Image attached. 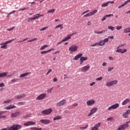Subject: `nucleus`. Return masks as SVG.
Returning <instances> with one entry per match:
<instances>
[{"label":"nucleus","instance_id":"29","mask_svg":"<svg viewBox=\"0 0 130 130\" xmlns=\"http://www.w3.org/2000/svg\"><path fill=\"white\" fill-rule=\"evenodd\" d=\"M124 33H130V27H126L123 30Z\"/></svg>","mask_w":130,"mask_h":130},{"label":"nucleus","instance_id":"23","mask_svg":"<svg viewBox=\"0 0 130 130\" xmlns=\"http://www.w3.org/2000/svg\"><path fill=\"white\" fill-rule=\"evenodd\" d=\"M128 3H130V0H127V1L125 2L123 4L119 6L118 8V9H120L121 8H123L124 6H126L127 4H128Z\"/></svg>","mask_w":130,"mask_h":130},{"label":"nucleus","instance_id":"31","mask_svg":"<svg viewBox=\"0 0 130 130\" xmlns=\"http://www.w3.org/2000/svg\"><path fill=\"white\" fill-rule=\"evenodd\" d=\"M39 18V16H35L34 17L30 18L28 19V21H32V20H36Z\"/></svg>","mask_w":130,"mask_h":130},{"label":"nucleus","instance_id":"56","mask_svg":"<svg viewBox=\"0 0 130 130\" xmlns=\"http://www.w3.org/2000/svg\"><path fill=\"white\" fill-rule=\"evenodd\" d=\"M47 52H48V51H42L41 52V54H45L47 53Z\"/></svg>","mask_w":130,"mask_h":130},{"label":"nucleus","instance_id":"28","mask_svg":"<svg viewBox=\"0 0 130 130\" xmlns=\"http://www.w3.org/2000/svg\"><path fill=\"white\" fill-rule=\"evenodd\" d=\"M98 44H99V46H104V45H105V44L103 40H102L99 41Z\"/></svg>","mask_w":130,"mask_h":130},{"label":"nucleus","instance_id":"55","mask_svg":"<svg viewBox=\"0 0 130 130\" xmlns=\"http://www.w3.org/2000/svg\"><path fill=\"white\" fill-rule=\"evenodd\" d=\"M122 29V26H118L116 27V30H120Z\"/></svg>","mask_w":130,"mask_h":130},{"label":"nucleus","instance_id":"48","mask_svg":"<svg viewBox=\"0 0 130 130\" xmlns=\"http://www.w3.org/2000/svg\"><path fill=\"white\" fill-rule=\"evenodd\" d=\"M102 79H103V77H98L96 79V81H102Z\"/></svg>","mask_w":130,"mask_h":130},{"label":"nucleus","instance_id":"36","mask_svg":"<svg viewBox=\"0 0 130 130\" xmlns=\"http://www.w3.org/2000/svg\"><path fill=\"white\" fill-rule=\"evenodd\" d=\"M12 101H13V100L8 99V100H7L6 101H4L3 102V103H4V104L10 103V102H12Z\"/></svg>","mask_w":130,"mask_h":130},{"label":"nucleus","instance_id":"52","mask_svg":"<svg viewBox=\"0 0 130 130\" xmlns=\"http://www.w3.org/2000/svg\"><path fill=\"white\" fill-rule=\"evenodd\" d=\"M26 40H28V38L26 39H24L22 41H18V43H21V42H24V41H26Z\"/></svg>","mask_w":130,"mask_h":130},{"label":"nucleus","instance_id":"6","mask_svg":"<svg viewBox=\"0 0 130 130\" xmlns=\"http://www.w3.org/2000/svg\"><path fill=\"white\" fill-rule=\"evenodd\" d=\"M90 67L89 64L81 68V72L82 73H86V72H88L90 70Z\"/></svg>","mask_w":130,"mask_h":130},{"label":"nucleus","instance_id":"2","mask_svg":"<svg viewBox=\"0 0 130 130\" xmlns=\"http://www.w3.org/2000/svg\"><path fill=\"white\" fill-rule=\"evenodd\" d=\"M78 50V46L76 45H72L71 46L69 47V51L71 53H73V52H76Z\"/></svg>","mask_w":130,"mask_h":130},{"label":"nucleus","instance_id":"34","mask_svg":"<svg viewBox=\"0 0 130 130\" xmlns=\"http://www.w3.org/2000/svg\"><path fill=\"white\" fill-rule=\"evenodd\" d=\"M31 130H42V128H38L37 127H32L30 128Z\"/></svg>","mask_w":130,"mask_h":130},{"label":"nucleus","instance_id":"42","mask_svg":"<svg viewBox=\"0 0 130 130\" xmlns=\"http://www.w3.org/2000/svg\"><path fill=\"white\" fill-rule=\"evenodd\" d=\"M36 40H37V38H34L32 40H28L27 42H33V41H35Z\"/></svg>","mask_w":130,"mask_h":130},{"label":"nucleus","instance_id":"41","mask_svg":"<svg viewBox=\"0 0 130 130\" xmlns=\"http://www.w3.org/2000/svg\"><path fill=\"white\" fill-rule=\"evenodd\" d=\"M97 45H99L98 43H95L94 44H93L92 45H90V46L91 47H95V46H97Z\"/></svg>","mask_w":130,"mask_h":130},{"label":"nucleus","instance_id":"24","mask_svg":"<svg viewBox=\"0 0 130 130\" xmlns=\"http://www.w3.org/2000/svg\"><path fill=\"white\" fill-rule=\"evenodd\" d=\"M80 59V64H83V62H84L85 60H87V59H88V58L87 57H81Z\"/></svg>","mask_w":130,"mask_h":130},{"label":"nucleus","instance_id":"8","mask_svg":"<svg viewBox=\"0 0 130 130\" xmlns=\"http://www.w3.org/2000/svg\"><path fill=\"white\" fill-rule=\"evenodd\" d=\"M128 124L127 123L123 124L122 125H120L117 130H124L128 127Z\"/></svg>","mask_w":130,"mask_h":130},{"label":"nucleus","instance_id":"19","mask_svg":"<svg viewBox=\"0 0 130 130\" xmlns=\"http://www.w3.org/2000/svg\"><path fill=\"white\" fill-rule=\"evenodd\" d=\"M126 51H127L126 49H117L116 50V52H120V53H125Z\"/></svg>","mask_w":130,"mask_h":130},{"label":"nucleus","instance_id":"39","mask_svg":"<svg viewBox=\"0 0 130 130\" xmlns=\"http://www.w3.org/2000/svg\"><path fill=\"white\" fill-rule=\"evenodd\" d=\"M109 30H111V31H114V27L112 26H109L108 27Z\"/></svg>","mask_w":130,"mask_h":130},{"label":"nucleus","instance_id":"5","mask_svg":"<svg viewBox=\"0 0 130 130\" xmlns=\"http://www.w3.org/2000/svg\"><path fill=\"white\" fill-rule=\"evenodd\" d=\"M118 107H119V104L116 103L110 106L108 108V111H111V110H112V109H117V108H118Z\"/></svg>","mask_w":130,"mask_h":130},{"label":"nucleus","instance_id":"47","mask_svg":"<svg viewBox=\"0 0 130 130\" xmlns=\"http://www.w3.org/2000/svg\"><path fill=\"white\" fill-rule=\"evenodd\" d=\"M108 2L107 3H104L102 5V7H108Z\"/></svg>","mask_w":130,"mask_h":130},{"label":"nucleus","instance_id":"61","mask_svg":"<svg viewBox=\"0 0 130 130\" xmlns=\"http://www.w3.org/2000/svg\"><path fill=\"white\" fill-rule=\"evenodd\" d=\"M5 87V83H4V82L0 83V87Z\"/></svg>","mask_w":130,"mask_h":130},{"label":"nucleus","instance_id":"60","mask_svg":"<svg viewBox=\"0 0 130 130\" xmlns=\"http://www.w3.org/2000/svg\"><path fill=\"white\" fill-rule=\"evenodd\" d=\"M15 29V26L11 27V28L8 29L7 31H12Z\"/></svg>","mask_w":130,"mask_h":130},{"label":"nucleus","instance_id":"4","mask_svg":"<svg viewBox=\"0 0 130 130\" xmlns=\"http://www.w3.org/2000/svg\"><path fill=\"white\" fill-rule=\"evenodd\" d=\"M96 104V101L94 99H90L86 101V105L87 106H92Z\"/></svg>","mask_w":130,"mask_h":130},{"label":"nucleus","instance_id":"27","mask_svg":"<svg viewBox=\"0 0 130 130\" xmlns=\"http://www.w3.org/2000/svg\"><path fill=\"white\" fill-rule=\"evenodd\" d=\"M29 75H30V73H23L19 76V78H25V77H27Z\"/></svg>","mask_w":130,"mask_h":130},{"label":"nucleus","instance_id":"51","mask_svg":"<svg viewBox=\"0 0 130 130\" xmlns=\"http://www.w3.org/2000/svg\"><path fill=\"white\" fill-rule=\"evenodd\" d=\"M18 105H25V102H20L18 103Z\"/></svg>","mask_w":130,"mask_h":130},{"label":"nucleus","instance_id":"46","mask_svg":"<svg viewBox=\"0 0 130 130\" xmlns=\"http://www.w3.org/2000/svg\"><path fill=\"white\" fill-rule=\"evenodd\" d=\"M12 83H16V82H17L18 81V79L14 78L12 79L11 80Z\"/></svg>","mask_w":130,"mask_h":130},{"label":"nucleus","instance_id":"14","mask_svg":"<svg viewBox=\"0 0 130 130\" xmlns=\"http://www.w3.org/2000/svg\"><path fill=\"white\" fill-rule=\"evenodd\" d=\"M101 125V123L99 122L98 124H95L94 126L91 128V130H98Z\"/></svg>","mask_w":130,"mask_h":130},{"label":"nucleus","instance_id":"54","mask_svg":"<svg viewBox=\"0 0 130 130\" xmlns=\"http://www.w3.org/2000/svg\"><path fill=\"white\" fill-rule=\"evenodd\" d=\"M52 89H53V87H52L51 88L48 89L47 93H51V92H52Z\"/></svg>","mask_w":130,"mask_h":130},{"label":"nucleus","instance_id":"53","mask_svg":"<svg viewBox=\"0 0 130 130\" xmlns=\"http://www.w3.org/2000/svg\"><path fill=\"white\" fill-rule=\"evenodd\" d=\"M114 69V67H109L108 69V71L111 72V71H112V70H113Z\"/></svg>","mask_w":130,"mask_h":130},{"label":"nucleus","instance_id":"10","mask_svg":"<svg viewBox=\"0 0 130 130\" xmlns=\"http://www.w3.org/2000/svg\"><path fill=\"white\" fill-rule=\"evenodd\" d=\"M97 12H98V10H93L92 11L90 12V13H87V14H85V15H84V17H90L91 16H93V15H95V14H96V13H97Z\"/></svg>","mask_w":130,"mask_h":130},{"label":"nucleus","instance_id":"26","mask_svg":"<svg viewBox=\"0 0 130 130\" xmlns=\"http://www.w3.org/2000/svg\"><path fill=\"white\" fill-rule=\"evenodd\" d=\"M130 102L129 99H126L124 100V101L122 103V105H126L128 102Z\"/></svg>","mask_w":130,"mask_h":130},{"label":"nucleus","instance_id":"32","mask_svg":"<svg viewBox=\"0 0 130 130\" xmlns=\"http://www.w3.org/2000/svg\"><path fill=\"white\" fill-rule=\"evenodd\" d=\"M105 32H106V30H103L101 31H94V33H95L96 34H102L103 33H105Z\"/></svg>","mask_w":130,"mask_h":130},{"label":"nucleus","instance_id":"17","mask_svg":"<svg viewBox=\"0 0 130 130\" xmlns=\"http://www.w3.org/2000/svg\"><path fill=\"white\" fill-rule=\"evenodd\" d=\"M36 124V123L33 122V121H28L26 123H25L24 124V126H29V125H34Z\"/></svg>","mask_w":130,"mask_h":130},{"label":"nucleus","instance_id":"15","mask_svg":"<svg viewBox=\"0 0 130 130\" xmlns=\"http://www.w3.org/2000/svg\"><path fill=\"white\" fill-rule=\"evenodd\" d=\"M40 122L44 124H49L50 123V120L49 119H41Z\"/></svg>","mask_w":130,"mask_h":130},{"label":"nucleus","instance_id":"21","mask_svg":"<svg viewBox=\"0 0 130 130\" xmlns=\"http://www.w3.org/2000/svg\"><path fill=\"white\" fill-rule=\"evenodd\" d=\"M8 74H9V73H8V72L1 73H0V78H6V77H7Z\"/></svg>","mask_w":130,"mask_h":130},{"label":"nucleus","instance_id":"20","mask_svg":"<svg viewBox=\"0 0 130 130\" xmlns=\"http://www.w3.org/2000/svg\"><path fill=\"white\" fill-rule=\"evenodd\" d=\"M82 56H83L82 53L79 54L74 57L73 60H78V59H79V58H81Z\"/></svg>","mask_w":130,"mask_h":130},{"label":"nucleus","instance_id":"62","mask_svg":"<svg viewBox=\"0 0 130 130\" xmlns=\"http://www.w3.org/2000/svg\"><path fill=\"white\" fill-rule=\"evenodd\" d=\"M5 113V112L4 111H0V118H2V116L3 115V114Z\"/></svg>","mask_w":130,"mask_h":130},{"label":"nucleus","instance_id":"11","mask_svg":"<svg viewBox=\"0 0 130 130\" xmlns=\"http://www.w3.org/2000/svg\"><path fill=\"white\" fill-rule=\"evenodd\" d=\"M98 110V108H92L90 110V113L88 114V116H91V115H93L94 113H96V112H97Z\"/></svg>","mask_w":130,"mask_h":130},{"label":"nucleus","instance_id":"57","mask_svg":"<svg viewBox=\"0 0 130 130\" xmlns=\"http://www.w3.org/2000/svg\"><path fill=\"white\" fill-rule=\"evenodd\" d=\"M52 72V70L51 69H49L48 71V72L46 73L47 75H49V74H50V73H51Z\"/></svg>","mask_w":130,"mask_h":130},{"label":"nucleus","instance_id":"25","mask_svg":"<svg viewBox=\"0 0 130 130\" xmlns=\"http://www.w3.org/2000/svg\"><path fill=\"white\" fill-rule=\"evenodd\" d=\"M0 45H2L1 46V49H7V48H8V47H7L8 45H7V44L5 43L1 44Z\"/></svg>","mask_w":130,"mask_h":130},{"label":"nucleus","instance_id":"64","mask_svg":"<svg viewBox=\"0 0 130 130\" xmlns=\"http://www.w3.org/2000/svg\"><path fill=\"white\" fill-rule=\"evenodd\" d=\"M15 12H16V11H13L9 13L8 14V16L9 17L10 15H12V14H15Z\"/></svg>","mask_w":130,"mask_h":130},{"label":"nucleus","instance_id":"43","mask_svg":"<svg viewBox=\"0 0 130 130\" xmlns=\"http://www.w3.org/2000/svg\"><path fill=\"white\" fill-rule=\"evenodd\" d=\"M114 119L113 118V117H109L108 119H107V120L108 121H112Z\"/></svg>","mask_w":130,"mask_h":130},{"label":"nucleus","instance_id":"22","mask_svg":"<svg viewBox=\"0 0 130 130\" xmlns=\"http://www.w3.org/2000/svg\"><path fill=\"white\" fill-rule=\"evenodd\" d=\"M15 108H16V106L10 105V106H8L5 107L4 108V109H6V110H10L11 109H14Z\"/></svg>","mask_w":130,"mask_h":130},{"label":"nucleus","instance_id":"37","mask_svg":"<svg viewBox=\"0 0 130 130\" xmlns=\"http://www.w3.org/2000/svg\"><path fill=\"white\" fill-rule=\"evenodd\" d=\"M55 12V9H52L48 11L47 13H51V14H53Z\"/></svg>","mask_w":130,"mask_h":130},{"label":"nucleus","instance_id":"18","mask_svg":"<svg viewBox=\"0 0 130 130\" xmlns=\"http://www.w3.org/2000/svg\"><path fill=\"white\" fill-rule=\"evenodd\" d=\"M25 97H26V94H21L17 95L15 96V98L16 99H23V98H25Z\"/></svg>","mask_w":130,"mask_h":130},{"label":"nucleus","instance_id":"12","mask_svg":"<svg viewBox=\"0 0 130 130\" xmlns=\"http://www.w3.org/2000/svg\"><path fill=\"white\" fill-rule=\"evenodd\" d=\"M21 113L20 112H16L15 113H12L11 114V118H14L15 117H17L18 115H20Z\"/></svg>","mask_w":130,"mask_h":130},{"label":"nucleus","instance_id":"35","mask_svg":"<svg viewBox=\"0 0 130 130\" xmlns=\"http://www.w3.org/2000/svg\"><path fill=\"white\" fill-rule=\"evenodd\" d=\"M112 82V86H114V85H116L117 83H118V81L116 80H114V81H111Z\"/></svg>","mask_w":130,"mask_h":130},{"label":"nucleus","instance_id":"58","mask_svg":"<svg viewBox=\"0 0 130 130\" xmlns=\"http://www.w3.org/2000/svg\"><path fill=\"white\" fill-rule=\"evenodd\" d=\"M95 84H96V83L95 82H93L90 83L89 85L90 86V87H93V86H94V85H95Z\"/></svg>","mask_w":130,"mask_h":130},{"label":"nucleus","instance_id":"30","mask_svg":"<svg viewBox=\"0 0 130 130\" xmlns=\"http://www.w3.org/2000/svg\"><path fill=\"white\" fill-rule=\"evenodd\" d=\"M62 117L60 116H56V117H54L53 120H58L59 119H61Z\"/></svg>","mask_w":130,"mask_h":130},{"label":"nucleus","instance_id":"33","mask_svg":"<svg viewBox=\"0 0 130 130\" xmlns=\"http://www.w3.org/2000/svg\"><path fill=\"white\" fill-rule=\"evenodd\" d=\"M107 87H112V83L111 81H109L106 83Z\"/></svg>","mask_w":130,"mask_h":130},{"label":"nucleus","instance_id":"44","mask_svg":"<svg viewBox=\"0 0 130 130\" xmlns=\"http://www.w3.org/2000/svg\"><path fill=\"white\" fill-rule=\"evenodd\" d=\"M46 29H48V26L42 28L41 29H40V31H44L46 30Z\"/></svg>","mask_w":130,"mask_h":130},{"label":"nucleus","instance_id":"38","mask_svg":"<svg viewBox=\"0 0 130 130\" xmlns=\"http://www.w3.org/2000/svg\"><path fill=\"white\" fill-rule=\"evenodd\" d=\"M46 47H48V45H45L43 46H42L40 50H44V49H45V48H46Z\"/></svg>","mask_w":130,"mask_h":130},{"label":"nucleus","instance_id":"9","mask_svg":"<svg viewBox=\"0 0 130 130\" xmlns=\"http://www.w3.org/2000/svg\"><path fill=\"white\" fill-rule=\"evenodd\" d=\"M46 97V93H41L36 98V100H43Z\"/></svg>","mask_w":130,"mask_h":130},{"label":"nucleus","instance_id":"40","mask_svg":"<svg viewBox=\"0 0 130 130\" xmlns=\"http://www.w3.org/2000/svg\"><path fill=\"white\" fill-rule=\"evenodd\" d=\"M79 105V104L78 103H74L73 104H72V107H77Z\"/></svg>","mask_w":130,"mask_h":130},{"label":"nucleus","instance_id":"49","mask_svg":"<svg viewBox=\"0 0 130 130\" xmlns=\"http://www.w3.org/2000/svg\"><path fill=\"white\" fill-rule=\"evenodd\" d=\"M109 40V39L108 38H106V39L103 40L105 44V43H106V42H108Z\"/></svg>","mask_w":130,"mask_h":130},{"label":"nucleus","instance_id":"3","mask_svg":"<svg viewBox=\"0 0 130 130\" xmlns=\"http://www.w3.org/2000/svg\"><path fill=\"white\" fill-rule=\"evenodd\" d=\"M52 112V109L49 108L42 111V114L43 115H49Z\"/></svg>","mask_w":130,"mask_h":130},{"label":"nucleus","instance_id":"7","mask_svg":"<svg viewBox=\"0 0 130 130\" xmlns=\"http://www.w3.org/2000/svg\"><path fill=\"white\" fill-rule=\"evenodd\" d=\"M66 103H67V100H62L56 103V106L57 107H60V106H63Z\"/></svg>","mask_w":130,"mask_h":130},{"label":"nucleus","instance_id":"13","mask_svg":"<svg viewBox=\"0 0 130 130\" xmlns=\"http://www.w3.org/2000/svg\"><path fill=\"white\" fill-rule=\"evenodd\" d=\"M75 34H72L70 35H68L67 37H66L64 39L62 40V42H66V41H68V40H70V39H72V36H73Z\"/></svg>","mask_w":130,"mask_h":130},{"label":"nucleus","instance_id":"50","mask_svg":"<svg viewBox=\"0 0 130 130\" xmlns=\"http://www.w3.org/2000/svg\"><path fill=\"white\" fill-rule=\"evenodd\" d=\"M62 26H63V24H59L55 27V29H57V28H60V27H62Z\"/></svg>","mask_w":130,"mask_h":130},{"label":"nucleus","instance_id":"45","mask_svg":"<svg viewBox=\"0 0 130 130\" xmlns=\"http://www.w3.org/2000/svg\"><path fill=\"white\" fill-rule=\"evenodd\" d=\"M13 41H14V40H11L6 42L5 43L6 44V45H8L9 43H11V42H13Z\"/></svg>","mask_w":130,"mask_h":130},{"label":"nucleus","instance_id":"1","mask_svg":"<svg viewBox=\"0 0 130 130\" xmlns=\"http://www.w3.org/2000/svg\"><path fill=\"white\" fill-rule=\"evenodd\" d=\"M22 126L19 124H14L9 127L8 129L7 128H3L1 130H19L21 129Z\"/></svg>","mask_w":130,"mask_h":130},{"label":"nucleus","instance_id":"63","mask_svg":"<svg viewBox=\"0 0 130 130\" xmlns=\"http://www.w3.org/2000/svg\"><path fill=\"white\" fill-rule=\"evenodd\" d=\"M109 59L110 60H114V58L112 56H110L109 57Z\"/></svg>","mask_w":130,"mask_h":130},{"label":"nucleus","instance_id":"16","mask_svg":"<svg viewBox=\"0 0 130 130\" xmlns=\"http://www.w3.org/2000/svg\"><path fill=\"white\" fill-rule=\"evenodd\" d=\"M128 114H130V110H127L126 112L123 113L122 116L124 118H127L128 117Z\"/></svg>","mask_w":130,"mask_h":130},{"label":"nucleus","instance_id":"59","mask_svg":"<svg viewBox=\"0 0 130 130\" xmlns=\"http://www.w3.org/2000/svg\"><path fill=\"white\" fill-rule=\"evenodd\" d=\"M87 127H88V125H87L86 126H85L84 127H81L80 129H86L87 128Z\"/></svg>","mask_w":130,"mask_h":130}]
</instances>
